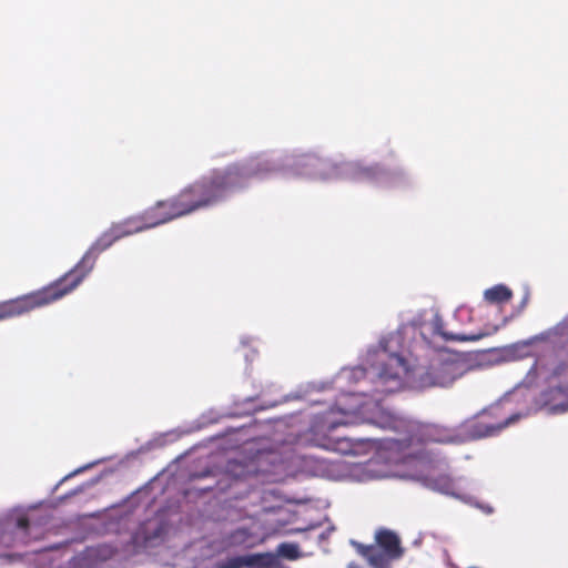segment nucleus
I'll return each mask as SVG.
<instances>
[{
    "mask_svg": "<svg viewBox=\"0 0 568 568\" xmlns=\"http://www.w3.org/2000/svg\"><path fill=\"white\" fill-rule=\"evenodd\" d=\"M185 216L175 195L160 200L142 213L113 223L89 247L78 264L52 284L38 290V307L55 302L75 290L93 270L98 256L116 241Z\"/></svg>",
    "mask_w": 568,
    "mask_h": 568,
    "instance_id": "1",
    "label": "nucleus"
},
{
    "mask_svg": "<svg viewBox=\"0 0 568 568\" xmlns=\"http://www.w3.org/2000/svg\"><path fill=\"white\" fill-rule=\"evenodd\" d=\"M273 171L267 160L251 158L230 164L224 170L212 171L184 186L176 196L185 215H190L220 203L229 194L246 187L252 179L263 178Z\"/></svg>",
    "mask_w": 568,
    "mask_h": 568,
    "instance_id": "2",
    "label": "nucleus"
},
{
    "mask_svg": "<svg viewBox=\"0 0 568 568\" xmlns=\"http://www.w3.org/2000/svg\"><path fill=\"white\" fill-rule=\"evenodd\" d=\"M541 376L546 388L537 398L540 408L549 414L568 412V357L545 362L539 358L530 368L529 374Z\"/></svg>",
    "mask_w": 568,
    "mask_h": 568,
    "instance_id": "3",
    "label": "nucleus"
},
{
    "mask_svg": "<svg viewBox=\"0 0 568 568\" xmlns=\"http://www.w3.org/2000/svg\"><path fill=\"white\" fill-rule=\"evenodd\" d=\"M335 408L344 417L338 420L325 419L327 430L349 424L348 416L362 417L367 423L382 429L400 432L407 428L406 420L383 409L378 402H363L362 397L356 394L343 395L336 403Z\"/></svg>",
    "mask_w": 568,
    "mask_h": 568,
    "instance_id": "4",
    "label": "nucleus"
},
{
    "mask_svg": "<svg viewBox=\"0 0 568 568\" xmlns=\"http://www.w3.org/2000/svg\"><path fill=\"white\" fill-rule=\"evenodd\" d=\"M374 540V545L351 541L353 548L366 559L371 568H392V564L405 554L400 537L394 530L381 527L375 531Z\"/></svg>",
    "mask_w": 568,
    "mask_h": 568,
    "instance_id": "5",
    "label": "nucleus"
},
{
    "mask_svg": "<svg viewBox=\"0 0 568 568\" xmlns=\"http://www.w3.org/2000/svg\"><path fill=\"white\" fill-rule=\"evenodd\" d=\"M459 444L462 437L453 428L438 424H424L415 429H409L405 438H390L387 440V449L398 453L397 460H405L410 456L407 449L415 443Z\"/></svg>",
    "mask_w": 568,
    "mask_h": 568,
    "instance_id": "6",
    "label": "nucleus"
},
{
    "mask_svg": "<svg viewBox=\"0 0 568 568\" xmlns=\"http://www.w3.org/2000/svg\"><path fill=\"white\" fill-rule=\"evenodd\" d=\"M520 417V414H511L501 418V408L499 406L490 407L483 410L478 418L469 425V435L474 439L496 436Z\"/></svg>",
    "mask_w": 568,
    "mask_h": 568,
    "instance_id": "7",
    "label": "nucleus"
},
{
    "mask_svg": "<svg viewBox=\"0 0 568 568\" xmlns=\"http://www.w3.org/2000/svg\"><path fill=\"white\" fill-rule=\"evenodd\" d=\"M30 518L24 508L12 509L4 518V529L0 534V542L4 547L24 545L28 538Z\"/></svg>",
    "mask_w": 568,
    "mask_h": 568,
    "instance_id": "8",
    "label": "nucleus"
},
{
    "mask_svg": "<svg viewBox=\"0 0 568 568\" xmlns=\"http://www.w3.org/2000/svg\"><path fill=\"white\" fill-rule=\"evenodd\" d=\"M292 166L296 174L325 179L331 175V171L334 169L333 163L324 158H321L314 153H305L294 156Z\"/></svg>",
    "mask_w": 568,
    "mask_h": 568,
    "instance_id": "9",
    "label": "nucleus"
},
{
    "mask_svg": "<svg viewBox=\"0 0 568 568\" xmlns=\"http://www.w3.org/2000/svg\"><path fill=\"white\" fill-rule=\"evenodd\" d=\"M459 376L458 365L454 362H440L432 365L419 376L423 387H448Z\"/></svg>",
    "mask_w": 568,
    "mask_h": 568,
    "instance_id": "10",
    "label": "nucleus"
},
{
    "mask_svg": "<svg viewBox=\"0 0 568 568\" xmlns=\"http://www.w3.org/2000/svg\"><path fill=\"white\" fill-rule=\"evenodd\" d=\"M275 560L272 552L236 555L217 561L215 568H270Z\"/></svg>",
    "mask_w": 568,
    "mask_h": 568,
    "instance_id": "11",
    "label": "nucleus"
},
{
    "mask_svg": "<svg viewBox=\"0 0 568 568\" xmlns=\"http://www.w3.org/2000/svg\"><path fill=\"white\" fill-rule=\"evenodd\" d=\"M263 542V538L248 528H236L227 534L223 540L227 549H252Z\"/></svg>",
    "mask_w": 568,
    "mask_h": 568,
    "instance_id": "12",
    "label": "nucleus"
},
{
    "mask_svg": "<svg viewBox=\"0 0 568 568\" xmlns=\"http://www.w3.org/2000/svg\"><path fill=\"white\" fill-rule=\"evenodd\" d=\"M371 442L369 438L337 437L328 438L324 447L341 455L356 456L363 454L365 446Z\"/></svg>",
    "mask_w": 568,
    "mask_h": 568,
    "instance_id": "13",
    "label": "nucleus"
},
{
    "mask_svg": "<svg viewBox=\"0 0 568 568\" xmlns=\"http://www.w3.org/2000/svg\"><path fill=\"white\" fill-rule=\"evenodd\" d=\"M36 307V297L27 295L0 303V321L19 316Z\"/></svg>",
    "mask_w": 568,
    "mask_h": 568,
    "instance_id": "14",
    "label": "nucleus"
},
{
    "mask_svg": "<svg viewBox=\"0 0 568 568\" xmlns=\"http://www.w3.org/2000/svg\"><path fill=\"white\" fill-rule=\"evenodd\" d=\"M353 176L361 181H375L384 174V170L378 165H363L361 163H354L349 169Z\"/></svg>",
    "mask_w": 568,
    "mask_h": 568,
    "instance_id": "15",
    "label": "nucleus"
},
{
    "mask_svg": "<svg viewBox=\"0 0 568 568\" xmlns=\"http://www.w3.org/2000/svg\"><path fill=\"white\" fill-rule=\"evenodd\" d=\"M485 300L490 304H503L510 301L513 292L506 285L498 284L484 292Z\"/></svg>",
    "mask_w": 568,
    "mask_h": 568,
    "instance_id": "16",
    "label": "nucleus"
},
{
    "mask_svg": "<svg viewBox=\"0 0 568 568\" xmlns=\"http://www.w3.org/2000/svg\"><path fill=\"white\" fill-rule=\"evenodd\" d=\"M568 334V318H565L564 321L559 322L555 326L548 328L547 331H544L534 337H531L530 343L534 342H548L552 338L562 337Z\"/></svg>",
    "mask_w": 568,
    "mask_h": 568,
    "instance_id": "17",
    "label": "nucleus"
},
{
    "mask_svg": "<svg viewBox=\"0 0 568 568\" xmlns=\"http://www.w3.org/2000/svg\"><path fill=\"white\" fill-rule=\"evenodd\" d=\"M277 552L280 556L290 560H295L300 557L298 546L294 544H281L278 546Z\"/></svg>",
    "mask_w": 568,
    "mask_h": 568,
    "instance_id": "18",
    "label": "nucleus"
},
{
    "mask_svg": "<svg viewBox=\"0 0 568 568\" xmlns=\"http://www.w3.org/2000/svg\"><path fill=\"white\" fill-rule=\"evenodd\" d=\"M246 466L236 460L229 462L226 466V471L233 475L235 478H243L247 475Z\"/></svg>",
    "mask_w": 568,
    "mask_h": 568,
    "instance_id": "19",
    "label": "nucleus"
},
{
    "mask_svg": "<svg viewBox=\"0 0 568 568\" xmlns=\"http://www.w3.org/2000/svg\"><path fill=\"white\" fill-rule=\"evenodd\" d=\"M439 480L443 483L442 488H444V489H449L453 485L452 479L447 476H440Z\"/></svg>",
    "mask_w": 568,
    "mask_h": 568,
    "instance_id": "20",
    "label": "nucleus"
},
{
    "mask_svg": "<svg viewBox=\"0 0 568 568\" xmlns=\"http://www.w3.org/2000/svg\"><path fill=\"white\" fill-rule=\"evenodd\" d=\"M481 337V335H460L457 336L456 339L458 341H477Z\"/></svg>",
    "mask_w": 568,
    "mask_h": 568,
    "instance_id": "21",
    "label": "nucleus"
},
{
    "mask_svg": "<svg viewBox=\"0 0 568 568\" xmlns=\"http://www.w3.org/2000/svg\"><path fill=\"white\" fill-rule=\"evenodd\" d=\"M347 568H362L357 562L352 561L347 565Z\"/></svg>",
    "mask_w": 568,
    "mask_h": 568,
    "instance_id": "22",
    "label": "nucleus"
}]
</instances>
